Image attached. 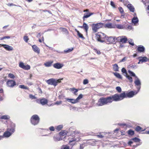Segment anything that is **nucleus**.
<instances>
[{
	"mask_svg": "<svg viewBox=\"0 0 149 149\" xmlns=\"http://www.w3.org/2000/svg\"><path fill=\"white\" fill-rule=\"evenodd\" d=\"M33 50L36 53L39 54L40 52V49L36 45H34L32 46Z\"/></svg>",
	"mask_w": 149,
	"mask_h": 149,
	"instance_id": "nucleus-15",
	"label": "nucleus"
},
{
	"mask_svg": "<svg viewBox=\"0 0 149 149\" xmlns=\"http://www.w3.org/2000/svg\"><path fill=\"white\" fill-rule=\"evenodd\" d=\"M127 7L129 9L130 11L132 12H134V8L131 4H128L127 5Z\"/></svg>",
	"mask_w": 149,
	"mask_h": 149,
	"instance_id": "nucleus-22",
	"label": "nucleus"
},
{
	"mask_svg": "<svg viewBox=\"0 0 149 149\" xmlns=\"http://www.w3.org/2000/svg\"><path fill=\"white\" fill-rule=\"evenodd\" d=\"M12 134V133L10 132L7 131L5 132L3 134V136L6 137H8Z\"/></svg>",
	"mask_w": 149,
	"mask_h": 149,
	"instance_id": "nucleus-23",
	"label": "nucleus"
},
{
	"mask_svg": "<svg viewBox=\"0 0 149 149\" xmlns=\"http://www.w3.org/2000/svg\"><path fill=\"white\" fill-rule=\"evenodd\" d=\"M19 66L24 70H28L30 69V66L29 65H25L24 63L22 62H20L19 63Z\"/></svg>",
	"mask_w": 149,
	"mask_h": 149,
	"instance_id": "nucleus-9",
	"label": "nucleus"
},
{
	"mask_svg": "<svg viewBox=\"0 0 149 149\" xmlns=\"http://www.w3.org/2000/svg\"><path fill=\"white\" fill-rule=\"evenodd\" d=\"M113 68L114 71H118L119 70V67L117 64H115L113 65Z\"/></svg>",
	"mask_w": 149,
	"mask_h": 149,
	"instance_id": "nucleus-28",
	"label": "nucleus"
},
{
	"mask_svg": "<svg viewBox=\"0 0 149 149\" xmlns=\"http://www.w3.org/2000/svg\"><path fill=\"white\" fill-rule=\"evenodd\" d=\"M109 97H101L99 100L97 104L98 106H102L107 104L108 103H111L110 99Z\"/></svg>",
	"mask_w": 149,
	"mask_h": 149,
	"instance_id": "nucleus-2",
	"label": "nucleus"
},
{
	"mask_svg": "<svg viewBox=\"0 0 149 149\" xmlns=\"http://www.w3.org/2000/svg\"><path fill=\"white\" fill-rule=\"evenodd\" d=\"M121 71L123 73L125 74V75L127 74V70L125 68H123L122 69Z\"/></svg>",
	"mask_w": 149,
	"mask_h": 149,
	"instance_id": "nucleus-45",
	"label": "nucleus"
},
{
	"mask_svg": "<svg viewBox=\"0 0 149 149\" xmlns=\"http://www.w3.org/2000/svg\"><path fill=\"white\" fill-rule=\"evenodd\" d=\"M96 37L98 41L103 42H104V40L103 39H106V35L104 33L100 32H98L96 34Z\"/></svg>",
	"mask_w": 149,
	"mask_h": 149,
	"instance_id": "nucleus-4",
	"label": "nucleus"
},
{
	"mask_svg": "<svg viewBox=\"0 0 149 149\" xmlns=\"http://www.w3.org/2000/svg\"><path fill=\"white\" fill-rule=\"evenodd\" d=\"M75 31L77 33V35L79 38H81L83 39H85V38L83 36V35L81 34V33H80V32L78 31L76 29H75Z\"/></svg>",
	"mask_w": 149,
	"mask_h": 149,
	"instance_id": "nucleus-29",
	"label": "nucleus"
},
{
	"mask_svg": "<svg viewBox=\"0 0 149 149\" xmlns=\"http://www.w3.org/2000/svg\"><path fill=\"white\" fill-rule=\"evenodd\" d=\"M113 74L117 78L120 79H122L121 76L119 73L114 72Z\"/></svg>",
	"mask_w": 149,
	"mask_h": 149,
	"instance_id": "nucleus-31",
	"label": "nucleus"
},
{
	"mask_svg": "<svg viewBox=\"0 0 149 149\" xmlns=\"http://www.w3.org/2000/svg\"><path fill=\"white\" fill-rule=\"evenodd\" d=\"M104 26L109 28H112V24L111 23L107 24H105Z\"/></svg>",
	"mask_w": 149,
	"mask_h": 149,
	"instance_id": "nucleus-34",
	"label": "nucleus"
},
{
	"mask_svg": "<svg viewBox=\"0 0 149 149\" xmlns=\"http://www.w3.org/2000/svg\"><path fill=\"white\" fill-rule=\"evenodd\" d=\"M19 88H22V89H29V88L26 87L24 85H19Z\"/></svg>",
	"mask_w": 149,
	"mask_h": 149,
	"instance_id": "nucleus-42",
	"label": "nucleus"
},
{
	"mask_svg": "<svg viewBox=\"0 0 149 149\" xmlns=\"http://www.w3.org/2000/svg\"><path fill=\"white\" fill-rule=\"evenodd\" d=\"M23 39L24 41L26 42H27L29 40L28 37L26 36H25L23 38Z\"/></svg>",
	"mask_w": 149,
	"mask_h": 149,
	"instance_id": "nucleus-51",
	"label": "nucleus"
},
{
	"mask_svg": "<svg viewBox=\"0 0 149 149\" xmlns=\"http://www.w3.org/2000/svg\"><path fill=\"white\" fill-rule=\"evenodd\" d=\"M74 133L75 134L76 136H74V137H78L77 136V134H80V132L79 131H74Z\"/></svg>",
	"mask_w": 149,
	"mask_h": 149,
	"instance_id": "nucleus-53",
	"label": "nucleus"
},
{
	"mask_svg": "<svg viewBox=\"0 0 149 149\" xmlns=\"http://www.w3.org/2000/svg\"><path fill=\"white\" fill-rule=\"evenodd\" d=\"M73 49V48H72L70 49H69L67 50H65L64 51V52L65 53H67L70 52L72 51Z\"/></svg>",
	"mask_w": 149,
	"mask_h": 149,
	"instance_id": "nucleus-43",
	"label": "nucleus"
},
{
	"mask_svg": "<svg viewBox=\"0 0 149 149\" xmlns=\"http://www.w3.org/2000/svg\"><path fill=\"white\" fill-rule=\"evenodd\" d=\"M116 26L118 29H123L124 28L123 26L121 24L117 25Z\"/></svg>",
	"mask_w": 149,
	"mask_h": 149,
	"instance_id": "nucleus-48",
	"label": "nucleus"
},
{
	"mask_svg": "<svg viewBox=\"0 0 149 149\" xmlns=\"http://www.w3.org/2000/svg\"><path fill=\"white\" fill-rule=\"evenodd\" d=\"M128 134L132 136L134 134V132L132 130L130 129L128 131Z\"/></svg>",
	"mask_w": 149,
	"mask_h": 149,
	"instance_id": "nucleus-36",
	"label": "nucleus"
},
{
	"mask_svg": "<svg viewBox=\"0 0 149 149\" xmlns=\"http://www.w3.org/2000/svg\"><path fill=\"white\" fill-rule=\"evenodd\" d=\"M63 79V78L59 79H58L51 78L47 80L46 82L48 84L53 85L55 86L57 85L58 83H61V80Z\"/></svg>",
	"mask_w": 149,
	"mask_h": 149,
	"instance_id": "nucleus-3",
	"label": "nucleus"
},
{
	"mask_svg": "<svg viewBox=\"0 0 149 149\" xmlns=\"http://www.w3.org/2000/svg\"><path fill=\"white\" fill-rule=\"evenodd\" d=\"M6 84L8 86L12 88L16 85V83L14 80H8L6 82Z\"/></svg>",
	"mask_w": 149,
	"mask_h": 149,
	"instance_id": "nucleus-10",
	"label": "nucleus"
},
{
	"mask_svg": "<svg viewBox=\"0 0 149 149\" xmlns=\"http://www.w3.org/2000/svg\"><path fill=\"white\" fill-rule=\"evenodd\" d=\"M83 95L82 94H80L78 97L76 98V100L78 102H79V100L81 99L83 97Z\"/></svg>",
	"mask_w": 149,
	"mask_h": 149,
	"instance_id": "nucleus-50",
	"label": "nucleus"
},
{
	"mask_svg": "<svg viewBox=\"0 0 149 149\" xmlns=\"http://www.w3.org/2000/svg\"><path fill=\"white\" fill-rule=\"evenodd\" d=\"M136 79L134 81V83L137 86H141V82L140 80L137 77H136Z\"/></svg>",
	"mask_w": 149,
	"mask_h": 149,
	"instance_id": "nucleus-20",
	"label": "nucleus"
},
{
	"mask_svg": "<svg viewBox=\"0 0 149 149\" xmlns=\"http://www.w3.org/2000/svg\"><path fill=\"white\" fill-rule=\"evenodd\" d=\"M125 96V94L122 93L120 94H116L113 95L109 96V97L111 98L110 100L111 103L113 101H118L122 100L124 98Z\"/></svg>",
	"mask_w": 149,
	"mask_h": 149,
	"instance_id": "nucleus-1",
	"label": "nucleus"
},
{
	"mask_svg": "<svg viewBox=\"0 0 149 149\" xmlns=\"http://www.w3.org/2000/svg\"><path fill=\"white\" fill-rule=\"evenodd\" d=\"M70 90L71 91H74V95H76V93L78 91V89H75V88H70Z\"/></svg>",
	"mask_w": 149,
	"mask_h": 149,
	"instance_id": "nucleus-35",
	"label": "nucleus"
},
{
	"mask_svg": "<svg viewBox=\"0 0 149 149\" xmlns=\"http://www.w3.org/2000/svg\"><path fill=\"white\" fill-rule=\"evenodd\" d=\"M10 118V116L8 115H4L2 116L1 118L3 119L6 120Z\"/></svg>",
	"mask_w": 149,
	"mask_h": 149,
	"instance_id": "nucleus-38",
	"label": "nucleus"
},
{
	"mask_svg": "<svg viewBox=\"0 0 149 149\" xmlns=\"http://www.w3.org/2000/svg\"><path fill=\"white\" fill-rule=\"evenodd\" d=\"M94 14L93 13H85L84 14L83 17V20H85V18H87L89 17H90L91 15H93Z\"/></svg>",
	"mask_w": 149,
	"mask_h": 149,
	"instance_id": "nucleus-17",
	"label": "nucleus"
},
{
	"mask_svg": "<svg viewBox=\"0 0 149 149\" xmlns=\"http://www.w3.org/2000/svg\"><path fill=\"white\" fill-rule=\"evenodd\" d=\"M63 127V126L62 125H60L57 126L56 127L57 130L59 131Z\"/></svg>",
	"mask_w": 149,
	"mask_h": 149,
	"instance_id": "nucleus-44",
	"label": "nucleus"
},
{
	"mask_svg": "<svg viewBox=\"0 0 149 149\" xmlns=\"http://www.w3.org/2000/svg\"><path fill=\"white\" fill-rule=\"evenodd\" d=\"M53 63V61H50L47 62L44 64V65L46 67H49L51 66Z\"/></svg>",
	"mask_w": 149,
	"mask_h": 149,
	"instance_id": "nucleus-26",
	"label": "nucleus"
},
{
	"mask_svg": "<svg viewBox=\"0 0 149 149\" xmlns=\"http://www.w3.org/2000/svg\"><path fill=\"white\" fill-rule=\"evenodd\" d=\"M118 9L120 13L123 14L124 13V10L121 7H119Z\"/></svg>",
	"mask_w": 149,
	"mask_h": 149,
	"instance_id": "nucleus-52",
	"label": "nucleus"
},
{
	"mask_svg": "<svg viewBox=\"0 0 149 149\" xmlns=\"http://www.w3.org/2000/svg\"><path fill=\"white\" fill-rule=\"evenodd\" d=\"M148 61L147 58L146 57H142L141 59H139V61L142 63L146 62Z\"/></svg>",
	"mask_w": 149,
	"mask_h": 149,
	"instance_id": "nucleus-30",
	"label": "nucleus"
},
{
	"mask_svg": "<svg viewBox=\"0 0 149 149\" xmlns=\"http://www.w3.org/2000/svg\"><path fill=\"white\" fill-rule=\"evenodd\" d=\"M126 77L129 80L130 82L132 83L133 81L132 78V77L130 76L128 74L125 75Z\"/></svg>",
	"mask_w": 149,
	"mask_h": 149,
	"instance_id": "nucleus-33",
	"label": "nucleus"
},
{
	"mask_svg": "<svg viewBox=\"0 0 149 149\" xmlns=\"http://www.w3.org/2000/svg\"><path fill=\"white\" fill-rule=\"evenodd\" d=\"M131 140L134 141L135 142H139L140 141V139L137 137L133 138Z\"/></svg>",
	"mask_w": 149,
	"mask_h": 149,
	"instance_id": "nucleus-37",
	"label": "nucleus"
},
{
	"mask_svg": "<svg viewBox=\"0 0 149 149\" xmlns=\"http://www.w3.org/2000/svg\"><path fill=\"white\" fill-rule=\"evenodd\" d=\"M59 134L60 136H63L66 135V133L65 132V131H61L60 133Z\"/></svg>",
	"mask_w": 149,
	"mask_h": 149,
	"instance_id": "nucleus-46",
	"label": "nucleus"
},
{
	"mask_svg": "<svg viewBox=\"0 0 149 149\" xmlns=\"http://www.w3.org/2000/svg\"><path fill=\"white\" fill-rule=\"evenodd\" d=\"M116 89L117 91L119 93L121 92L122 89L120 87V86H117L116 88Z\"/></svg>",
	"mask_w": 149,
	"mask_h": 149,
	"instance_id": "nucleus-47",
	"label": "nucleus"
},
{
	"mask_svg": "<svg viewBox=\"0 0 149 149\" xmlns=\"http://www.w3.org/2000/svg\"><path fill=\"white\" fill-rule=\"evenodd\" d=\"M62 31L65 32V33H68V31L66 29H65V28H62Z\"/></svg>",
	"mask_w": 149,
	"mask_h": 149,
	"instance_id": "nucleus-61",
	"label": "nucleus"
},
{
	"mask_svg": "<svg viewBox=\"0 0 149 149\" xmlns=\"http://www.w3.org/2000/svg\"><path fill=\"white\" fill-rule=\"evenodd\" d=\"M137 68V66L136 65H132L131 66V68H133V69H135Z\"/></svg>",
	"mask_w": 149,
	"mask_h": 149,
	"instance_id": "nucleus-58",
	"label": "nucleus"
},
{
	"mask_svg": "<svg viewBox=\"0 0 149 149\" xmlns=\"http://www.w3.org/2000/svg\"><path fill=\"white\" fill-rule=\"evenodd\" d=\"M127 58L126 57H124L122 60L120 61V62H124L125 61H126Z\"/></svg>",
	"mask_w": 149,
	"mask_h": 149,
	"instance_id": "nucleus-57",
	"label": "nucleus"
},
{
	"mask_svg": "<svg viewBox=\"0 0 149 149\" xmlns=\"http://www.w3.org/2000/svg\"><path fill=\"white\" fill-rule=\"evenodd\" d=\"M13 126L14 127H12V128H10V129L8 128L7 129V130L8 131H9L10 132L12 133V134H13L14 132V131H15V128H14V127L15 126V125L14 124H13Z\"/></svg>",
	"mask_w": 149,
	"mask_h": 149,
	"instance_id": "nucleus-27",
	"label": "nucleus"
},
{
	"mask_svg": "<svg viewBox=\"0 0 149 149\" xmlns=\"http://www.w3.org/2000/svg\"><path fill=\"white\" fill-rule=\"evenodd\" d=\"M139 22V19L137 17H134L132 19V22L135 24L138 23Z\"/></svg>",
	"mask_w": 149,
	"mask_h": 149,
	"instance_id": "nucleus-24",
	"label": "nucleus"
},
{
	"mask_svg": "<svg viewBox=\"0 0 149 149\" xmlns=\"http://www.w3.org/2000/svg\"><path fill=\"white\" fill-rule=\"evenodd\" d=\"M142 130V127L139 126H136L135 129V131L138 132L140 131H141V130Z\"/></svg>",
	"mask_w": 149,
	"mask_h": 149,
	"instance_id": "nucleus-41",
	"label": "nucleus"
},
{
	"mask_svg": "<svg viewBox=\"0 0 149 149\" xmlns=\"http://www.w3.org/2000/svg\"><path fill=\"white\" fill-rule=\"evenodd\" d=\"M80 27L81 28L84 29L85 30L86 32L87 33L88 29V25L86 23L84 22L83 26H80Z\"/></svg>",
	"mask_w": 149,
	"mask_h": 149,
	"instance_id": "nucleus-19",
	"label": "nucleus"
},
{
	"mask_svg": "<svg viewBox=\"0 0 149 149\" xmlns=\"http://www.w3.org/2000/svg\"><path fill=\"white\" fill-rule=\"evenodd\" d=\"M116 38H113L112 37H108L106 36L105 40L107 43L108 44H114L116 43L115 40H116Z\"/></svg>",
	"mask_w": 149,
	"mask_h": 149,
	"instance_id": "nucleus-7",
	"label": "nucleus"
},
{
	"mask_svg": "<svg viewBox=\"0 0 149 149\" xmlns=\"http://www.w3.org/2000/svg\"><path fill=\"white\" fill-rule=\"evenodd\" d=\"M64 65L62 64L59 63H54L53 65V67L54 68L57 69H60Z\"/></svg>",
	"mask_w": 149,
	"mask_h": 149,
	"instance_id": "nucleus-12",
	"label": "nucleus"
},
{
	"mask_svg": "<svg viewBox=\"0 0 149 149\" xmlns=\"http://www.w3.org/2000/svg\"><path fill=\"white\" fill-rule=\"evenodd\" d=\"M50 130L52 131H54V127L53 126H51L49 128Z\"/></svg>",
	"mask_w": 149,
	"mask_h": 149,
	"instance_id": "nucleus-63",
	"label": "nucleus"
},
{
	"mask_svg": "<svg viewBox=\"0 0 149 149\" xmlns=\"http://www.w3.org/2000/svg\"><path fill=\"white\" fill-rule=\"evenodd\" d=\"M80 139L79 137L78 138V140L77 138H74L71 139L69 141L70 144L72 145V146L75 145L76 142L79 141Z\"/></svg>",
	"mask_w": 149,
	"mask_h": 149,
	"instance_id": "nucleus-13",
	"label": "nucleus"
},
{
	"mask_svg": "<svg viewBox=\"0 0 149 149\" xmlns=\"http://www.w3.org/2000/svg\"><path fill=\"white\" fill-rule=\"evenodd\" d=\"M40 118L37 115L33 116L31 119V123L34 125H36L39 123L40 121Z\"/></svg>",
	"mask_w": 149,
	"mask_h": 149,
	"instance_id": "nucleus-5",
	"label": "nucleus"
},
{
	"mask_svg": "<svg viewBox=\"0 0 149 149\" xmlns=\"http://www.w3.org/2000/svg\"><path fill=\"white\" fill-rule=\"evenodd\" d=\"M98 29L103 27L104 24L102 23H99L95 24Z\"/></svg>",
	"mask_w": 149,
	"mask_h": 149,
	"instance_id": "nucleus-32",
	"label": "nucleus"
},
{
	"mask_svg": "<svg viewBox=\"0 0 149 149\" xmlns=\"http://www.w3.org/2000/svg\"><path fill=\"white\" fill-rule=\"evenodd\" d=\"M88 81L87 79H85L83 80V84L84 85L88 84Z\"/></svg>",
	"mask_w": 149,
	"mask_h": 149,
	"instance_id": "nucleus-54",
	"label": "nucleus"
},
{
	"mask_svg": "<svg viewBox=\"0 0 149 149\" xmlns=\"http://www.w3.org/2000/svg\"><path fill=\"white\" fill-rule=\"evenodd\" d=\"M137 92H135L133 91H131L128 93L127 92L126 93L125 92H123L122 93H124L125 94V96L124 98L128 97H133L135 94L137 93Z\"/></svg>",
	"mask_w": 149,
	"mask_h": 149,
	"instance_id": "nucleus-8",
	"label": "nucleus"
},
{
	"mask_svg": "<svg viewBox=\"0 0 149 149\" xmlns=\"http://www.w3.org/2000/svg\"><path fill=\"white\" fill-rule=\"evenodd\" d=\"M97 136L98 138H103L104 137V136H102V135H97Z\"/></svg>",
	"mask_w": 149,
	"mask_h": 149,
	"instance_id": "nucleus-60",
	"label": "nucleus"
},
{
	"mask_svg": "<svg viewBox=\"0 0 149 149\" xmlns=\"http://www.w3.org/2000/svg\"><path fill=\"white\" fill-rule=\"evenodd\" d=\"M62 102L61 101H57L55 103V104L57 105H59L60 104H61L62 103Z\"/></svg>",
	"mask_w": 149,
	"mask_h": 149,
	"instance_id": "nucleus-64",
	"label": "nucleus"
},
{
	"mask_svg": "<svg viewBox=\"0 0 149 149\" xmlns=\"http://www.w3.org/2000/svg\"><path fill=\"white\" fill-rule=\"evenodd\" d=\"M0 45H1L7 50L10 51L13 50V48L11 46H10L6 44H0Z\"/></svg>",
	"mask_w": 149,
	"mask_h": 149,
	"instance_id": "nucleus-11",
	"label": "nucleus"
},
{
	"mask_svg": "<svg viewBox=\"0 0 149 149\" xmlns=\"http://www.w3.org/2000/svg\"><path fill=\"white\" fill-rule=\"evenodd\" d=\"M138 52H143L145 50V48L143 46H139L137 49Z\"/></svg>",
	"mask_w": 149,
	"mask_h": 149,
	"instance_id": "nucleus-18",
	"label": "nucleus"
},
{
	"mask_svg": "<svg viewBox=\"0 0 149 149\" xmlns=\"http://www.w3.org/2000/svg\"><path fill=\"white\" fill-rule=\"evenodd\" d=\"M62 149H69V147L67 146H63Z\"/></svg>",
	"mask_w": 149,
	"mask_h": 149,
	"instance_id": "nucleus-59",
	"label": "nucleus"
},
{
	"mask_svg": "<svg viewBox=\"0 0 149 149\" xmlns=\"http://www.w3.org/2000/svg\"><path fill=\"white\" fill-rule=\"evenodd\" d=\"M38 101H39V103L43 105H45L48 102V100L45 98H42L41 99H40L38 100Z\"/></svg>",
	"mask_w": 149,
	"mask_h": 149,
	"instance_id": "nucleus-14",
	"label": "nucleus"
},
{
	"mask_svg": "<svg viewBox=\"0 0 149 149\" xmlns=\"http://www.w3.org/2000/svg\"><path fill=\"white\" fill-rule=\"evenodd\" d=\"M129 44L132 46H134V43L133 42L132 40L131 39H127Z\"/></svg>",
	"mask_w": 149,
	"mask_h": 149,
	"instance_id": "nucleus-40",
	"label": "nucleus"
},
{
	"mask_svg": "<svg viewBox=\"0 0 149 149\" xmlns=\"http://www.w3.org/2000/svg\"><path fill=\"white\" fill-rule=\"evenodd\" d=\"M54 141H58L62 140V139L61 138V136L58 134H56L53 137Z\"/></svg>",
	"mask_w": 149,
	"mask_h": 149,
	"instance_id": "nucleus-16",
	"label": "nucleus"
},
{
	"mask_svg": "<svg viewBox=\"0 0 149 149\" xmlns=\"http://www.w3.org/2000/svg\"><path fill=\"white\" fill-rule=\"evenodd\" d=\"M66 100L70 102L72 104H75L78 102V101L76 100V99H73L67 98L66 99Z\"/></svg>",
	"mask_w": 149,
	"mask_h": 149,
	"instance_id": "nucleus-21",
	"label": "nucleus"
},
{
	"mask_svg": "<svg viewBox=\"0 0 149 149\" xmlns=\"http://www.w3.org/2000/svg\"><path fill=\"white\" fill-rule=\"evenodd\" d=\"M92 30L93 31L95 32L97 31V30L98 29L95 24H93L92 26Z\"/></svg>",
	"mask_w": 149,
	"mask_h": 149,
	"instance_id": "nucleus-25",
	"label": "nucleus"
},
{
	"mask_svg": "<svg viewBox=\"0 0 149 149\" xmlns=\"http://www.w3.org/2000/svg\"><path fill=\"white\" fill-rule=\"evenodd\" d=\"M84 144H80V149H83L84 146Z\"/></svg>",
	"mask_w": 149,
	"mask_h": 149,
	"instance_id": "nucleus-62",
	"label": "nucleus"
},
{
	"mask_svg": "<svg viewBox=\"0 0 149 149\" xmlns=\"http://www.w3.org/2000/svg\"><path fill=\"white\" fill-rule=\"evenodd\" d=\"M117 41L122 43H126L127 41V38L125 36H119L116 38Z\"/></svg>",
	"mask_w": 149,
	"mask_h": 149,
	"instance_id": "nucleus-6",
	"label": "nucleus"
},
{
	"mask_svg": "<svg viewBox=\"0 0 149 149\" xmlns=\"http://www.w3.org/2000/svg\"><path fill=\"white\" fill-rule=\"evenodd\" d=\"M128 72L132 76L135 77V78H136V77H137L136 76V75L133 72L131 71L130 70H128Z\"/></svg>",
	"mask_w": 149,
	"mask_h": 149,
	"instance_id": "nucleus-39",
	"label": "nucleus"
},
{
	"mask_svg": "<svg viewBox=\"0 0 149 149\" xmlns=\"http://www.w3.org/2000/svg\"><path fill=\"white\" fill-rule=\"evenodd\" d=\"M29 97L32 100L35 99L36 98L35 96L33 95L32 94H30L29 95Z\"/></svg>",
	"mask_w": 149,
	"mask_h": 149,
	"instance_id": "nucleus-56",
	"label": "nucleus"
},
{
	"mask_svg": "<svg viewBox=\"0 0 149 149\" xmlns=\"http://www.w3.org/2000/svg\"><path fill=\"white\" fill-rule=\"evenodd\" d=\"M8 77L14 79L15 77V75L12 73H10L8 74Z\"/></svg>",
	"mask_w": 149,
	"mask_h": 149,
	"instance_id": "nucleus-49",
	"label": "nucleus"
},
{
	"mask_svg": "<svg viewBox=\"0 0 149 149\" xmlns=\"http://www.w3.org/2000/svg\"><path fill=\"white\" fill-rule=\"evenodd\" d=\"M110 4L111 6L113 8H115L116 6L114 3L113 1H111L110 2Z\"/></svg>",
	"mask_w": 149,
	"mask_h": 149,
	"instance_id": "nucleus-55",
	"label": "nucleus"
}]
</instances>
